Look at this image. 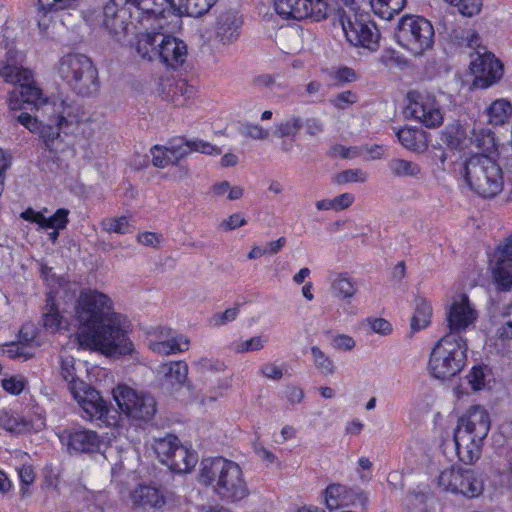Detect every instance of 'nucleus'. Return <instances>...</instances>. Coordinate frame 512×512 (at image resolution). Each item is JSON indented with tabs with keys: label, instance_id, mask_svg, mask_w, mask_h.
<instances>
[{
	"label": "nucleus",
	"instance_id": "3",
	"mask_svg": "<svg viewBox=\"0 0 512 512\" xmlns=\"http://www.w3.org/2000/svg\"><path fill=\"white\" fill-rule=\"evenodd\" d=\"M144 2L146 0H107L95 18L87 15L85 20L104 27L114 41L123 44L127 36L137 30V23L159 19L156 8L145 6Z\"/></svg>",
	"mask_w": 512,
	"mask_h": 512
},
{
	"label": "nucleus",
	"instance_id": "37",
	"mask_svg": "<svg viewBox=\"0 0 512 512\" xmlns=\"http://www.w3.org/2000/svg\"><path fill=\"white\" fill-rule=\"evenodd\" d=\"M401 146L416 154H424L429 146L428 134L417 127L405 126L395 131Z\"/></svg>",
	"mask_w": 512,
	"mask_h": 512
},
{
	"label": "nucleus",
	"instance_id": "44",
	"mask_svg": "<svg viewBox=\"0 0 512 512\" xmlns=\"http://www.w3.org/2000/svg\"><path fill=\"white\" fill-rule=\"evenodd\" d=\"M389 171L396 178L419 179L422 176V167L414 161L403 158H394L388 164Z\"/></svg>",
	"mask_w": 512,
	"mask_h": 512
},
{
	"label": "nucleus",
	"instance_id": "20",
	"mask_svg": "<svg viewBox=\"0 0 512 512\" xmlns=\"http://www.w3.org/2000/svg\"><path fill=\"white\" fill-rule=\"evenodd\" d=\"M218 0H146L145 6H153L161 16L172 13L180 22L183 16L199 17L206 14Z\"/></svg>",
	"mask_w": 512,
	"mask_h": 512
},
{
	"label": "nucleus",
	"instance_id": "51",
	"mask_svg": "<svg viewBox=\"0 0 512 512\" xmlns=\"http://www.w3.org/2000/svg\"><path fill=\"white\" fill-rule=\"evenodd\" d=\"M310 354L312 362L316 370L323 376H331L336 371V366L332 358L326 354L318 346H312L310 348Z\"/></svg>",
	"mask_w": 512,
	"mask_h": 512
},
{
	"label": "nucleus",
	"instance_id": "7",
	"mask_svg": "<svg viewBox=\"0 0 512 512\" xmlns=\"http://www.w3.org/2000/svg\"><path fill=\"white\" fill-rule=\"evenodd\" d=\"M468 342L456 333H446L432 347L427 370L438 380H450L467 364Z\"/></svg>",
	"mask_w": 512,
	"mask_h": 512
},
{
	"label": "nucleus",
	"instance_id": "38",
	"mask_svg": "<svg viewBox=\"0 0 512 512\" xmlns=\"http://www.w3.org/2000/svg\"><path fill=\"white\" fill-rule=\"evenodd\" d=\"M483 115L489 125L503 126L512 116V103L507 98L494 99L485 106Z\"/></svg>",
	"mask_w": 512,
	"mask_h": 512
},
{
	"label": "nucleus",
	"instance_id": "60",
	"mask_svg": "<svg viewBox=\"0 0 512 512\" xmlns=\"http://www.w3.org/2000/svg\"><path fill=\"white\" fill-rule=\"evenodd\" d=\"M239 313L238 307H231L223 312H217L208 319V325L213 328L222 327L234 321Z\"/></svg>",
	"mask_w": 512,
	"mask_h": 512
},
{
	"label": "nucleus",
	"instance_id": "43",
	"mask_svg": "<svg viewBox=\"0 0 512 512\" xmlns=\"http://www.w3.org/2000/svg\"><path fill=\"white\" fill-rule=\"evenodd\" d=\"M385 147L383 145L372 144L362 145L359 147H340L337 152L343 157L352 159L360 157L364 161L379 160L385 154Z\"/></svg>",
	"mask_w": 512,
	"mask_h": 512
},
{
	"label": "nucleus",
	"instance_id": "19",
	"mask_svg": "<svg viewBox=\"0 0 512 512\" xmlns=\"http://www.w3.org/2000/svg\"><path fill=\"white\" fill-rule=\"evenodd\" d=\"M45 426V414L39 407H35L27 415H20L9 409L0 410V428L7 432L15 434L39 432Z\"/></svg>",
	"mask_w": 512,
	"mask_h": 512
},
{
	"label": "nucleus",
	"instance_id": "39",
	"mask_svg": "<svg viewBox=\"0 0 512 512\" xmlns=\"http://www.w3.org/2000/svg\"><path fill=\"white\" fill-rule=\"evenodd\" d=\"M0 353L11 359L27 360L33 356V337L28 336L26 327L20 330L19 340L0 345Z\"/></svg>",
	"mask_w": 512,
	"mask_h": 512
},
{
	"label": "nucleus",
	"instance_id": "34",
	"mask_svg": "<svg viewBox=\"0 0 512 512\" xmlns=\"http://www.w3.org/2000/svg\"><path fill=\"white\" fill-rule=\"evenodd\" d=\"M69 211L64 208L57 209L56 212L46 217L42 212L28 208L20 214V217L26 221L35 223L40 229L62 230L68 224Z\"/></svg>",
	"mask_w": 512,
	"mask_h": 512
},
{
	"label": "nucleus",
	"instance_id": "48",
	"mask_svg": "<svg viewBox=\"0 0 512 512\" xmlns=\"http://www.w3.org/2000/svg\"><path fill=\"white\" fill-rule=\"evenodd\" d=\"M210 193L214 198L237 201L243 197L244 188L240 185H233L229 181H220L211 186Z\"/></svg>",
	"mask_w": 512,
	"mask_h": 512
},
{
	"label": "nucleus",
	"instance_id": "54",
	"mask_svg": "<svg viewBox=\"0 0 512 512\" xmlns=\"http://www.w3.org/2000/svg\"><path fill=\"white\" fill-rule=\"evenodd\" d=\"M181 146L185 147V157L192 152H200L206 155H220L221 149L210 142L196 138L187 141L180 140Z\"/></svg>",
	"mask_w": 512,
	"mask_h": 512
},
{
	"label": "nucleus",
	"instance_id": "22",
	"mask_svg": "<svg viewBox=\"0 0 512 512\" xmlns=\"http://www.w3.org/2000/svg\"><path fill=\"white\" fill-rule=\"evenodd\" d=\"M51 269L48 267H42V274L47 282V285L50 287V291L47 294L46 306L42 316V322L44 328L51 332L55 333L63 328V316L60 314L57 307V296L61 291L65 292L67 290V283L63 282L60 279H55L54 276H50L48 272Z\"/></svg>",
	"mask_w": 512,
	"mask_h": 512
},
{
	"label": "nucleus",
	"instance_id": "40",
	"mask_svg": "<svg viewBox=\"0 0 512 512\" xmlns=\"http://www.w3.org/2000/svg\"><path fill=\"white\" fill-rule=\"evenodd\" d=\"M469 142L473 143L480 151L477 154L493 156L498 152L499 143L495 133L487 127L474 128L470 132Z\"/></svg>",
	"mask_w": 512,
	"mask_h": 512
},
{
	"label": "nucleus",
	"instance_id": "35",
	"mask_svg": "<svg viewBox=\"0 0 512 512\" xmlns=\"http://www.w3.org/2000/svg\"><path fill=\"white\" fill-rule=\"evenodd\" d=\"M87 365L82 361H77L70 356H61L60 375L67 383L70 393L79 387H84L83 375L87 373Z\"/></svg>",
	"mask_w": 512,
	"mask_h": 512
},
{
	"label": "nucleus",
	"instance_id": "42",
	"mask_svg": "<svg viewBox=\"0 0 512 512\" xmlns=\"http://www.w3.org/2000/svg\"><path fill=\"white\" fill-rule=\"evenodd\" d=\"M433 309L430 301L422 296L414 300V312L411 318L410 327L412 332H418L431 324Z\"/></svg>",
	"mask_w": 512,
	"mask_h": 512
},
{
	"label": "nucleus",
	"instance_id": "8",
	"mask_svg": "<svg viewBox=\"0 0 512 512\" xmlns=\"http://www.w3.org/2000/svg\"><path fill=\"white\" fill-rule=\"evenodd\" d=\"M56 73L80 95H90L98 90V71L84 54L67 53L60 57Z\"/></svg>",
	"mask_w": 512,
	"mask_h": 512
},
{
	"label": "nucleus",
	"instance_id": "21",
	"mask_svg": "<svg viewBox=\"0 0 512 512\" xmlns=\"http://www.w3.org/2000/svg\"><path fill=\"white\" fill-rule=\"evenodd\" d=\"M147 345L154 353L167 356L188 350L190 341L170 328L157 327L148 331Z\"/></svg>",
	"mask_w": 512,
	"mask_h": 512
},
{
	"label": "nucleus",
	"instance_id": "46",
	"mask_svg": "<svg viewBox=\"0 0 512 512\" xmlns=\"http://www.w3.org/2000/svg\"><path fill=\"white\" fill-rule=\"evenodd\" d=\"M369 3L374 14L390 20L405 8L407 0H370Z\"/></svg>",
	"mask_w": 512,
	"mask_h": 512
},
{
	"label": "nucleus",
	"instance_id": "5",
	"mask_svg": "<svg viewBox=\"0 0 512 512\" xmlns=\"http://www.w3.org/2000/svg\"><path fill=\"white\" fill-rule=\"evenodd\" d=\"M200 484L210 487L222 501L236 503L249 495L248 485L241 467L234 461L222 458H207L200 463Z\"/></svg>",
	"mask_w": 512,
	"mask_h": 512
},
{
	"label": "nucleus",
	"instance_id": "62",
	"mask_svg": "<svg viewBox=\"0 0 512 512\" xmlns=\"http://www.w3.org/2000/svg\"><path fill=\"white\" fill-rule=\"evenodd\" d=\"M239 132L242 136L253 140H266L269 137V130L258 124L245 123L240 127Z\"/></svg>",
	"mask_w": 512,
	"mask_h": 512
},
{
	"label": "nucleus",
	"instance_id": "47",
	"mask_svg": "<svg viewBox=\"0 0 512 512\" xmlns=\"http://www.w3.org/2000/svg\"><path fill=\"white\" fill-rule=\"evenodd\" d=\"M101 227L107 233L116 234H129L135 230L134 221L128 216L104 218Z\"/></svg>",
	"mask_w": 512,
	"mask_h": 512
},
{
	"label": "nucleus",
	"instance_id": "61",
	"mask_svg": "<svg viewBox=\"0 0 512 512\" xmlns=\"http://www.w3.org/2000/svg\"><path fill=\"white\" fill-rule=\"evenodd\" d=\"M497 337L504 341H512V304L508 305L502 314L501 325L497 329Z\"/></svg>",
	"mask_w": 512,
	"mask_h": 512
},
{
	"label": "nucleus",
	"instance_id": "2",
	"mask_svg": "<svg viewBox=\"0 0 512 512\" xmlns=\"http://www.w3.org/2000/svg\"><path fill=\"white\" fill-rule=\"evenodd\" d=\"M7 102L11 110H21L25 105L35 109L38 116L21 113L19 123L31 133L38 134L45 148L56 158L60 159L61 154L73 156L72 148L62 141L61 132L82 120L75 106L60 98L46 97L34 79L16 86L8 94Z\"/></svg>",
	"mask_w": 512,
	"mask_h": 512
},
{
	"label": "nucleus",
	"instance_id": "49",
	"mask_svg": "<svg viewBox=\"0 0 512 512\" xmlns=\"http://www.w3.org/2000/svg\"><path fill=\"white\" fill-rule=\"evenodd\" d=\"M268 339L257 335L251 338H239L230 344V350L236 354L251 353L262 350Z\"/></svg>",
	"mask_w": 512,
	"mask_h": 512
},
{
	"label": "nucleus",
	"instance_id": "45",
	"mask_svg": "<svg viewBox=\"0 0 512 512\" xmlns=\"http://www.w3.org/2000/svg\"><path fill=\"white\" fill-rule=\"evenodd\" d=\"M466 379L471 389L478 392L490 388L493 374L488 366L475 365L467 373Z\"/></svg>",
	"mask_w": 512,
	"mask_h": 512
},
{
	"label": "nucleus",
	"instance_id": "6",
	"mask_svg": "<svg viewBox=\"0 0 512 512\" xmlns=\"http://www.w3.org/2000/svg\"><path fill=\"white\" fill-rule=\"evenodd\" d=\"M490 427V413L481 405L470 406L458 418L454 431V442L458 457L462 462L472 464L480 458Z\"/></svg>",
	"mask_w": 512,
	"mask_h": 512
},
{
	"label": "nucleus",
	"instance_id": "33",
	"mask_svg": "<svg viewBox=\"0 0 512 512\" xmlns=\"http://www.w3.org/2000/svg\"><path fill=\"white\" fill-rule=\"evenodd\" d=\"M322 496L324 504L329 510L354 505L360 499V494L338 483L328 485L323 491Z\"/></svg>",
	"mask_w": 512,
	"mask_h": 512
},
{
	"label": "nucleus",
	"instance_id": "27",
	"mask_svg": "<svg viewBox=\"0 0 512 512\" xmlns=\"http://www.w3.org/2000/svg\"><path fill=\"white\" fill-rule=\"evenodd\" d=\"M330 291L332 296L344 302L347 308L344 312L347 315H356V310L350 307L351 301L359 291L357 280L347 272L335 273L330 278Z\"/></svg>",
	"mask_w": 512,
	"mask_h": 512
},
{
	"label": "nucleus",
	"instance_id": "31",
	"mask_svg": "<svg viewBox=\"0 0 512 512\" xmlns=\"http://www.w3.org/2000/svg\"><path fill=\"white\" fill-rule=\"evenodd\" d=\"M460 469L449 468L443 470L438 477V486L445 492L460 493L469 498L477 497L479 495L480 484L477 481L468 477L470 480V488H465L460 484L461 481Z\"/></svg>",
	"mask_w": 512,
	"mask_h": 512
},
{
	"label": "nucleus",
	"instance_id": "36",
	"mask_svg": "<svg viewBox=\"0 0 512 512\" xmlns=\"http://www.w3.org/2000/svg\"><path fill=\"white\" fill-rule=\"evenodd\" d=\"M185 147L181 146L180 140L170 142L168 145H155L151 148L152 164L157 168H165L169 165H176L185 158Z\"/></svg>",
	"mask_w": 512,
	"mask_h": 512
},
{
	"label": "nucleus",
	"instance_id": "57",
	"mask_svg": "<svg viewBox=\"0 0 512 512\" xmlns=\"http://www.w3.org/2000/svg\"><path fill=\"white\" fill-rule=\"evenodd\" d=\"M27 380L23 375H7L1 380L2 388L9 394L19 395L26 387Z\"/></svg>",
	"mask_w": 512,
	"mask_h": 512
},
{
	"label": "nucleus",
	"instance_id": "52",
	"mask_svg": "<svg viewBox=\"0 0 512 512\" xmlns=\"http://www.w3.org/2000/svg\"><path fill=\"white\" fill-rule=\"evenodd\" d=\"M286 245V238L280 237L277 240L266 244H253L247 254L249 260H257L266 255L277 254Z\"/></svg>",
	"mask_w": 512,
	"mask_h": 512
},
{
	"label": "nucleus",
	"instance_id": "63",
	"mask_svg": "<svg viewBox=\"0 0 512 512\" xmlns=\"http://www.w3.org/2000/svg\"><path fill=\"white\" fill-rule=\"evenodd\" d=\"M357 101V96L352 91H344L331 99V104L337 109H347Z\"/></svg>",
	"mask_w": 512,
	"mask_h": 512
},
{
	"label": "nucleus",
	"instance_id": "32",
	"mask_svg": "<svg viewBox=\"0 0 512 512\" xmlns=\"http://www.w3.org/2000/svg\"><path fill=\"white\" fill-rule=\"evenodd\" d=\"M133 507L135 508H152L160 510L167 503L165 493L157 487L150 485L137 486L130 495Z\"/></svg>",
	"mask_w": 512,
	"mask_h": 512
},
{
	"label": "nucleus",
	"instance_id": "50",
	"mask_svg": "<svg viewBox=\"0 0 512 512\" xmlns=\"http://www.w3.org/2000/svg\"><path fill=\"white\" fill-rule=\"evenodd\" d=\"M451 40L460 47H469L483 52L480 35L474 29H456L451 33Z\"/></svg>",
	"mask_w": 512,
	"mask_h": 512
},
{
	"label": "nucleus",
	"instance_id": "59",
	"mask_svg": "<svg viewBox=\"0 0 512 512\" xmlns=\"http://www.w3.org/2000/svg\"><path fill=\"white\" fill-rule=\"evenodd\" d=\"M363 325L366 326L371 332L387 336L392 332L391 323L381 317H367L363 320Z\"/></svg>",
	"mask_w": 512,
	"mask_h": 512
},
{
	"label": "nucleus",
	"instance_id": "16",
	"mask_svg": "<svg viewBox=\"0 0 512 512\" xmlns=\"http://www.w3.org/2000/svg\"><path fill=\"white\" fill-rule=\"evenodd\" d=\"M165 18V13L157 20L151 18L148 22L144 21V24H140L145 31H134L135 38L133 41H130V47L134 49L139 58L152 61L158 57V43L165 29Z\"/></svg>",
	"mask_w": 512,
	"mask_h": 512
},
{
	"label": "nucleus",
	"instance_id": "18",
	"mask_svg": "<svg viewBox=\"0 0 512 512\" xmlns=\"http://www.w3.org/2000/svg\"><path fill=\"white\" fill-rule=\"evenodd\" d=\"M477 319L478 311L466 294H457L451 298L446 307L448 333L461 335L474 327Z\"/></svg>",
	"mask_w": 512,
	"mask_h": 512
},
{
	"label": "nucleus",
	"instance_id": "11",
	"mask_svg": "<svg viewBox=\"0 0 512 512\" xmlns=\"http://www.w3.org/2000/svg\"><path fill=\"white\" fill-rule=\"evenodd\" d=\"M153 449L159 460L176 473H189L198 462V454L191 445L183 444L174 435L155 439Z\"/></svg>",
	"mask_w": 512,
	"mask_h": 512
},
{
	"label": "nucleus",
	"instance_id": "24",
	"mask_svg": "<svg viewBox=\"0 0 512 512\" xmlns=\"http://www.w3.org/2000/svg\"><path fill=\"white\" fill-rule=\"evenodd\" d=\"M58 438L69 453H93L99 450L101 440L96 432L85 428H69L59 432Z\"/></svg>",
	"mask_w": 512,
	"mask_h": 512
},
{
	"label": "nucleus",
	"instance_id": "53",
	"mask_svg": "<svg viewBox=\"0 0 512 512\" xmlns=\"http://www.w3.org/2000/svg\"><path fill=\"white\" fill-rule=\"evenodd\" d=\"M302 127L301 117L293 115L275 125L274 135L279 138H294Z\"/></svg>",
	"mask_w": 512,
	"mask_h": 512
},
{
	"label": "nucleus",
	"instance_id": "64",
	"mask_svg": "<svg viewBox=\"0 0 512 512\" xmlns=\"http://www.w3.org/2000/svg\"><path fill=\"white\" fill-rule=\"evenodd\" d=\"M331 345L336 350L347 352L355 348L356 341L350 335L337 334L333 337Z\"/></svg>",
	"mask_w": 512,
	"mask_h": 512
},
{
	"label": "nucleus",
	"instance_id": "28",
	"mask_svg": "<svg viewBox=\"0 0 512 512\" xmlns=\"http://www.w3.org/2000/svg\"><path fill=\"white\" fill-rule=\"evenodd\" d=\"M242 25L243 18L237 10L221 12L215 24V37L224 45L232 44L239 38Z\"/></svg>",
	"mask_w": 512,
	"mask_h": 512
},
{
	"label": "nucleus",
	"instance_id": "10",
	"mask_svg": "<svg viewBox=\"0 0 512 512\" xmlns=\"http://www.w3.org/2000/svg\"><path fill=\"white\" fill-rule=\"evenodd\" d=\"M396 42L414 56H422L431 50L435 42L432 23L423 16L404 15L395 32Z\"/></svg>",
	"mask_w": 512,
	"mask_h": 512
},
{
	"label": "nucleus",
	"instance_id": "1",
	"mask_svg": "<svg viewBox=\"0 0 512 512\" xmlns=\"http://www.w3.org/2000/svg\"><path fill=\"white\" fill-rule=\"evenodd\" d=\"M73 321L76 331L71 342L78 349L97 351L109 357L130 355L135 350L128 335V317L117 312L113 300L97 289L80 291Z\"/></svg>",
	"mask_w": 512,
	"mask_h": 512
},
{
	"label": "nucleus",
	"instance_id": "25",
	"mask_svg": "<svg viewBox=\"0 0 512 512\" xmlns=\"http://www.w3.org/2000/svg\"><path fill=\"white\" fill-rule=\"evenodd\" d=\"M25 54L18 50H9L5 60L0 63V76L6 83L23 85V82L32 81L33 71L24 67Z\"/></svg>",
	"mask_w": 512,
	"mask_h": 512
},
{
	"label": "nucleus",
	"instance_id": "13",
	"mask_svg": "<svg viewBox=\"0 0 512 512\" xmlns=\"http://www.w3.org/2000/svg\"><path fill=\"white\" fill-rule=\"evenodd\" d=\"M408 117L428 129L440 127L444 122V111L433 93L412 91L406 106Z\"/></svg>",
	"mask_w": 512,
	"mask_h": 512
},
{
	"label": "nucleus",
	"instance_id": "4",
	"mask_svg": "<svg viewBox=\"0 0 512 512\" xmlns=\"http://www.w3.org/2000/svg\"><path fill=\"white\" fill-rule=\"evenodd\" d=\"M454 170L461 184L482 198H493L504 189L505 172L494 156L463 154Z\"/></svg>",
	"mask_w": 512,
	"mask_h": 512
},
{
	"label": "nucleus",
	"instance_id": "23",
	"mask_svg": "<svg viewBox=\"0 0 512 512\" xmlns=\"http://www.w3.org/2000/svg\"><path fill=\"white\" fill-rule=\"evenodd\" d=\"M490 269L497 286L508 290L512 286V236L506 238L494 251Z\"/></svg>",
	"mask_w": 512,
	"mask_h": 512
},
{
	"label": "nucleus",
	"instance_id": "26",
	"mask_svg": "<svg viewBox=\"0 0 512 512\" xmlns=\"http://www.w3.org/2000/svg\"><path fill=\"white\" fill-rule=\"evenodd\" d=\"M188 371V365L184 361H168L157 367L156 378L163 389L174 392L186 383Z\"/></svg>",
	"mask_w": 512,
	"mask_h": 512
},
{
	"label": "nucleus",
	"instance_id": "12",
	"mask_svg": "<svg viewBox=\"0 0 512 512\" xmlns=\"http://www.w3.org/2000/svg\"><path fill=\"white\" fill-rule=\"evenodd\" d=\"M112 397L119 410L133 420H150L156 413L154 397L128 385L113 388Z\"/></svg>",
	"mask_w": 512,
	"mask_h": 512
},
{
	"label": "nucleus",
	"instance_id": "29",
	"mask_svg": "<svg viewBox=\"0 0 512 512\" xmlns=\"http://www.w3.org/2000/svg\"><path fill=\"white\" fill-rule=\"evenodd\" d=\"M158 47V57L166 66L176 69L185 62L187 45L181 39L163 33Z\"/></svg>",
	"mask_w": 512,
	"mask_h": 512
},
{
	"label": "nucleus",
	"instance_id": "30",
	"mask_svg": "<svg viewBox=\"0 0 512 512\" xmlns=\"http://www.w3.org/2000/svg\"><path fill=\"white\" fill-rule=\"evenodd\" d=\"M195 87L185 80L163 78L160 82L158 94L160 97L175 106H182L195 95Z\"/></svg>",
	"mask_w": 512,
	"mask_h": 512
},
{
	"label": "nucleus",
	"instance_id": "55",
	"mask_svg": "<svg viewBox=\"0 0 512 512\" xmlns=\"http://www.w3.org/2000/svg\"><path fill=\"white\" fill-rule=\"evenodd\" d=\"M447 4L455 7L464 17L472 18L482 11V0H444Z\"/></svg>",
	"mask_w": 512,
	"mask_h": 512
},
{
	"label": "nucleus",
	"instance_id": "56",
	"mask_svg": "<svg viewBox=\"0 0 512 512\" xmlns=\"http://www.w3.org/2000/svg\"><path fill=\"white\" fill-rule=\"evenodd\" d=\"M369 178V174L361 169H347L338 173L335 177L337 184H348V183H365Z\"/></svg>",
	"mask_w": 512,
	"mask_h": 512
},
{
	"label": "nucleus",
	"instance_id": "14",
	"mask_svg": "<svg viewBox=\"0 0 512 512\" xmlns=\"http://www.w3.org/2000/svg\"><path fill=\"white\" fill-rule=\"evenodd\" d=\"M71 394L79 405L84 419L100 421L106 426L117 423L116 414L111 415L112 411L100 392L89 384L85 383L83 388L79 387Z\"/></svg>",
	"mask_w": 512,
	"mask_h": 512
},
{
	"label": "nucleus",
	"instance_id": "41",
	"mask_svg": "<svg viewBox=\"0 0 512 512\" xmlns=\"http://www.w3.org/2000/svg\"><path fill=\"white\" fill-rule=\"evenodd\" d=\"M468 131L459 121L447 125L441 132V140L450 149H463L469 141Z\"/></svg>",
	"mask_w": 512,
	"mask_h": 512
},
{
	"label": "nucleus",
	"instance_id": "15",
	"mask_svg": "<svg viewBox=\"0 0 512 512\" xmlns=\"http://www.w3.org/2000/svg\"><path fill=\"white\" fill-rule=\"evenodd\" d=\"M476 51L469 69L473 75V86L479 89H487L497 84L504 75L503 63L490 51L482 49Z\"/></svg>",
	"mask_w": 512,
	"mask_h": 512
},
{
	"label": "nucleus",
	"instance_id": "17",
	"mask_svg": "<svg viewBox=\"0 0 512 512\" xmlns=\"http://www.w3.org/2000/svg\"><path fill=\"white\" fill-rule=\"evenodd\" d=\"M275 11L283 19L314 21L325 19L328 12L326 0H276Z\"/></svg>",
	"mask_w": 512,
	"mask_h": 512
},
{
	"label": "nucleus",
	"instance_id": "9",
	"mask_svg": "<svg viewBox=\"0 0 512 512\" xmlns=\"http://www.w3.org/2000/svg\"><path fill=\"white\" fill-rule=\"evenodd\" d=\"M341 16V26L346 41L353 47L374 53L380 48L381 34L367 12L357 5L346 6Z\"/></svg>",
	"mask_w": 512,
	"mask_h": 512
},
{
	"label": "nucleus",
	"instance_id": "58",
	"mask_svg": "<svg viewBox=\"0 0 512 512\" xmlns=\"http://www.w3.org/2000/svg\"><path fill=\"white\" fill-rule=\"evenodd\" d=\"M57 10H46L43 9L39 5V14H38V28L39 32L43 37L51 36L53 32V28L55 25L54 16L52 12H56Z\"/></svg>",
	"mask_w": 512,
	"mask_h": 512
}]
</instances>
